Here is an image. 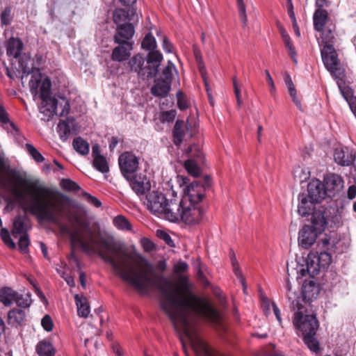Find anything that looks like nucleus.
<instances>
[{
  "label": "nucleus",
  "mask_w": 356,
  "mask_h": 356,
  "mask_svg": "<svg viewBox=\"0 0 356 356\" xmlns=\"http://www.w3.org/2000/svg\"><path fill=\"white\" fill-rule=\"evenodd\" d=\"M1 22L3 26L9 25L13 19L12 10L10 7H6L1 13Z\"/></svg>",
  "instance_id": "3c124183"
},
{
  "label": "nucleus",
  "mask_w": 356,
  "mask_h": 356,
  "mask_svg": "<svg viewBox=\"0 0 356 356\" xmlns=\"http://www.w3.org/2000/svg\"><path fill=\"white\" fill-rule=\"evenodd\" d=\"M293 323L300 330L303 336L316 334L319 327L316 314H308V310L303 305L296 308Z\"/></svg>",
  "instance_id": "6e6552de"
},
{
  "label": "nucleus",
  "mask_w": 356,
  "mask_h": 356,
  "mask_svg": "<svg viewBox=\"0 0 356 356\" xmlns=\"http://www.w3.org/2000/svg\"><path fill=\"white\" fill-rule=\"evenodd\" d=\"M83 195L86 197L87 201L94 205L95 207H100L102 206V202L95 197L91 195L90 194L85 192Z\"/></svg>",
  "instance_id": "052dcab7"
},
{
  "label": "nucleus",
  "mask_w": 356,
  "mask_h": 356,
  "mask_svg": "<svg viewBox=\"0 0 356 356\" xmlns=\"http://www.w3.org/2000/svg\"><path fill=\"white\" fill-rule=\"evenodd\" d=\"M75 302L77 307L78 315L83 318L88 317L90 313V305L87 298L83 296L76 294L74 296Z\"/></svg>",
  "instance_id": "c85d7f7f"
},
{
  "label": "nucleus",
  "mask_w": 356,
  "mask_h": 356,
  "mask_svg": "<svg viewBox=\"0 0 356 356\" xmlns=\"http://www.w3.org/2000/svg\"><path fill=\"white\" fill-rule=\"evenodd\" d=\"M321 51L326 69L335 79H342L343 70L339 66L337 55L332 44L324 45Z\"/></svg>",
  "instance_id": "9d476101"
},
{
  "label": "nucleus",
  "mask_w": 356,
  "mask_h": 356,
  "mask_svg": "<svg viewBox=\"0 0 356 356\" xmlns=\"http://www.w3.org/2000/svg\"><path fill=\"white\" fill-rule=\"evenodd\" d=\"M197 122L194 118H189L186 124L183 120H177L174 127L173 134H184L185 132H195Z\"/></svg>",
  "instance_id": "4be33fe9"
},
{
  "label": "nucleus",
  "mask_w": 356,
  "mask_h": 356,
  "mask_svg": "<svg viewBox=\"0 0 356 356\" xmlns=\"http://www.w3.org/2000/svg\"><path fill=\"white\" fill-rule=\"evenodd\" d=\"M316 259L322 269H325L329 266L332 261L330 254L327 252H321L320 254H316Z\"/></svg>",
  "instance_id": "a18cd8bd"
},
{
  "label": "nucleus",
  "mask_w": 356,
  "mask_h": 356,
  "mask_svg": "<svg viewBox=\"0 0 356 356\" xmlns=\"http://www.w3.org/2000/svg\"><path fill=\"white\" fill-rule=\"evenodd\" d=\"M60 186L68 191H78L80 189V186L70 179H63L60 181Z\"/></svg>",
  "instance_id": "de8ad7c7"
},
{
  "label": "nucleus",
  "mask_w": 356,
  "mask_h": 356,
  "mask_svg": "<svg viewBox=\"0 0 356 356\" xmlns=\"http://www.w3.org/2000/svg\"><path fill=\"white\" fill-rule=\"evenodd\" d=\"M141 45L143 49L152 51L156 49V42L154 37L151 33H148L144 38Z\"/></svg>",
  "instance_id": "37998d69"
},
{
  "label": "nucleus",
  "mask_w": 356,
  "mask_h": 356,
  "mask_svg": "<svg viewBox=\"0 0 356 356\" xmlns=\"http://www.w3.org/2000/svg\"><path fill=\"white\" fill-rule=\"evenodd\" d=\"M188 268L187 263L180 261L174 266V273L176 274H181L186 271Z\"/></svg>",
  "instance_id": "bf43d9fd"
},
{
  "label": "nucleus",
  "mask_w": 356,
  "mask_h": 356,
  "mask_svg": "<svg viewBox=\"0 0 356 356\" xmlns=\"http://www.w3.org/2000/svg\"><path fill=\"white\" fill-rule=\"evenodd\" d=\"M113 351L115 353L116 356H124L123 351L119 344L113 343L112 345Z\"/></svg>",
  "instance_id": "774afa93"
},
{
  "label": "nucleus",
  "mask_w": 356,
  "mask_h": 356,
  "mask_svg": "<svg viewBox=\"0 0 356 356\" xmlns=\"http://www.w3.org/2000/svg\"><path fill=\"white\" fill-rule=\"evenodd\" d=\"M129 180L132 190L138 196H145L149 191H152L150 179L145 172L134 174Z\"/></svg>",
  "instance_id": "f8f14e48"
},
{
  "label": "nucleus",
  "mask_w": 356,
  "mask_h": 356,
  "mask_svg": "<svg viewBox=\"0 0 356 356\" xmlns=\"http://www.w3.org/2000/svg\"><path fill=\"white\" fill-rule=\"evenodd\" d=\"M113 21L118 25V27L122 26L126 23L128 19L129 15L123 9L118 8L113 13Z\"/></svg>",
  "instance_id": "4c0bfd02"
},
{
  "label": "nucleus",
  "mask_w": 356,
  "mask_h": 356,
  "mask_svg": "<svg viewBox=\"0 0 356 356\" xmlns=\"http://www.w3.org/2000/svg\"><path fill=\"white\" fill-rule=\"evenodd\" d=\"M118 163L121 172L127 179H129L136 174L138 160L134 154L128 152L122 154L118 159Z\"/></svg>",
  "instance_id": "9b49d317"
},
{
  "label": "nucleus",
  "mask_w": 356,
  "mask_h": 356,
  "mask_svg": "<svg viewBox=\"0 0 356 356\" xmlns=\"http://www.w3.org/2000/svg\"><path fill=\"white\" fill-rule=\"evenodd\" d=\"M177 184L182 188L183 195L179 201L200 204L204 197V191L211 186L209 176L204 177V181L200 184L199 181L188 184L189 179L182 175L176 177Z\"/></svg>",
  "instance_id": "423d86ee"
},
{
  "label": "nucleus",
  "mask_w": 356,
  "mask_h": 356,
  "mask_svg": "<svg viewBox=\"0 0 356 356\" xmlns=\"http://www.w3.org/2000/svg\"><path fill=\"white\" fill-rule=\"evenodd\" d=\"M305 261L306 268H302L299 270L302 276L308 274L311 277H314L318 275L321 269H322L316 259V254L314 253H309Z\"/></svg>",
  "instance_id": "aec40b11"
},
{
  "label": "nucleus",
  "mask_w": 356,
  "mask_h": 356,
  "mask_svg": "<svg viewBox=\"0 0 356 356\" xmlns=\"http://www.w3.org/2000/svg\"><path fill=\"white\" fill-rule=\"evenodd\" d=\"M298 213L302 217H310V220H313L316 213H320L323 218L328 220V211L327 208L317 202L312 200L305 193H300L298 195Z\"/></svg>",
  "instance_id": "1a4fd4ad"
},
{
  "label": "nucleus",
  "mask_w": 356,
  "mask_h": 356,
  "mask_svg": "<svg viewBox=\"0 0 356 356\" xmlns=\"http://www.w3.org/2000/svg\"><path fill=\"white\" fill-rule=\"evenodd\" d=\"M26 148L29 154L37 163H42L44 160V156L31 144L27 143Z\"/></svg>",
  "instance_id": "09e8293b"
},
{
  "label": "nucleus",
  "mask_w": 356,
  "mask_h": 356,
  "mask_svg": "<svg viewBox=\"0 0 356 356\" xmlns=\"http://www.w3.org/2000/svg\"><path fill=\"white\" fill-rule=\"evenodd\" d=\"M320 293L319 285L312 280L305 281L302 287V297H300V303L306 307L309 305L310 302L316 299Z\"/></svg>",
  "instance_id": "4468645a"
},
{
  "label": "nucleus",
  "mask_w": 356,
  "mask_h": 356,
  "mask_svg": "<svg viewBox=\"0 0 356 356\" xmlns=\"http://www.w3.org/2000/svg\"><path fill=\"white\" fill-rule=\"evenodd\" d=\"M16 59V62L17 63H14L15 68L20 73H22L21 76L22 81L23 82L24 79L28 76L29 74H31V79H32V76L33 73L35 71H38L40 74L41 72L38 69L33 68V61L30 57V56L27 54H23L18 56Z\"/></svg>",
  "instance_id": "ddd939ff"
},
{
  "label": "nucleus",
  "mask_w": 356,
  "mask_h": 356,
  "mask_svg": "<svg viewBox=\"0 0 356 356\" xmlns=\"http://www.w3.org/2000/svg\"><path fill=\"white\" fill-rule=\"evenodd\" d=\"M141 242L145 251L150 252L154 249V244L150 240L143 238Z\"/></svg>",
  "instance_id": "0e129e2a"
},
{
  "label": "nucleus",
  "mask_w": 356,
  "mask_h": 356,
  "mask_svg": "<svg viewBox=\"0 0 356 356\" xmlns=\"http://www.w3.org/2000/svg\"><path fill=\"white\" fill-rule=\"evenodd\" d=\"M232 266H233V270L235 275L239 279L240 282L243 284V287L245 288V280L243 277L242 273L239 268L238 264L236 260V258L234 257L232 259ZM245 289H244V291Z\"/></svg>",
  "instance_id": "4d7b16f0"
},
{
  "label": "nucleus",
  "mask_w": 356,
  "mask_h": 356,
  "mask_svg": "<svg viewBox=\"0 0 356 356\" xmlns=\"http://www.w3.org/2000/svg\"><path fill=\"white\" fill-rule=\"evenodd\" d=\"M280 33H281L282 40L284 41L285 47L286 48V49L288 51V54H289V56L293 60V63L295 64H297V63H298L297 58H296L297 53L296 51V48H295L294 45L293 44L289 34L286 33V31L282 27L280 28Z\"/></svg>",
  "instance_id": "c756f323"
},
{
  "label": "nucleus",
  "mask_w": 356,
  "mask_h": 356,
  "mask_svg": "<svg viewBox=\"0 0 356 356\" xmlns=\"http://www.w3.org/2000/svg\"><path fill=\"white\" fill-rule=\"evenodd\" d=\"M23 49V43L19 38H11L9 39L7 47V54L17 58L21 55Z\"/></svg>",
  "instance_id": "cd10ccee"
},
{
  "label": "nucleus",
  "mask_w": 356,
  "mask_h": 356,
  "mask_svg": "<svg viewBox=\"0 0 356 356\" xmlns=\"http://www.w3.org/2000/svg\"><path fill=\"white\" fill-rule=\"evenodd\" d=\"M321 33V42L324 44V45L332 44L331 42L334 39V35L330 29L323 28V31H320Z\"/></svg>",
  "instance_id": "603ef678"
},
{
  "label": "nucleus",
  "mask_w": 356,
  "mask_h": 356,
  "mask_svg": "<svg viewBox=\"0 0 356 356\" xmlns=\"http://www.w3.org/2000/svg\"><path fill=\"white\" fill-rule=\"evenodd\" d=\"M309 198L321 204V202L328 196L324 184L318 179L310 181L307 186V193Z\"/></svg>",
  "instance_id": "2eb2a0df"
},
{
  "label": "nucleus",
  "mask_w": 356,
  "mask_h": 356,
  "mask_svg": "<svg viewBox=\"0 0 356 356\" xmlns=\"http://www.w3.org/2000/svg\"><path fill=\"white\" fill-rule=\"evenodd\" d=\"M265 74H266L268 84L270 87V92L273 96H275V92H276V88H275V85L274 83L273 79L268 70L265 71Z\"/></svg>",
  "instance_id": "680f3d73"
},
{
  "label": "nucleus",
  "mask_w": 356,
  "mask_h": 356,
  "mask_svg": "<svg viewBox=\"0 0 356 356\" xmlns=\"http://www.w3.org/2000/svg\"><path fill=\"white\" fill-rule=\"evenodd\" d=\"M170 140L179 149L184 148L188 159L184 161V168L189 175L197 177L201 174L200 165L204 163V154L201 146L191 142L192 135H170Z\"/></svg>",
  "instance_id": "7ed1b4c3"
},
{
  "label": "nucleus",
  "mask_w": 356,
  "mask_h": 356,
  "mask_svg": "<svg viewBox=\"0 0 356 356\" xmlns=\"http://www.w3.org/2000/svg\"><path fill=\"white\" fill-rule=\"evenodd\" d=\"M162 47L166 53L172 52V44L169 42L168 38L165 37L163 40Z\"/></svg>",
  "instance_id": "69168bd1"
},
{
  "label": "nucleus",
  "mask_w": 356,
  "mask_h": 356,
  "mask_svg": "<svg viewBox=\"0 0 356 356\" xmlns=\"http://www.w3.org/2000/svg\"><path fill=\"white\" fill-rule=\"evenodd\" d=\"M323 184L326 188L328 196L334 195L343 187V180L342 177L336 174L327 175L324 178V182Z\"/></svg>",
  "instance_id": "a211bd4d"
},
{
  "label": "nucleus",
  "mask_w": 356,
  "mask_h": 356,
  "mask_svg": "<svg viewBox=\"0 0 356 356\" xmlns=\"http://www.w3.org/2000/svg\"><path fill=\"white\" fill-rule=\"evenodd\" d=\"M173 211H171L168 217L170 222L182 220L185 224L195 225L200 223L204 217V210L200 204L179 201L173 204Z\"/></svg>",
  "instance_id": "39448f33"
},
{
  "label": "nucleus",
  "mask_w": 356,
  "mask_h": 356,
  "mask_svg": "<svg viewBox=\"0 0 356 356\" xmlns=\"http://www.w3.org/2000/svg\"><path fill=\"white\" fill-rule=\"evenodd\" d=\"M26 321V313L22 309H13L8 314V324L13 327H18Z\"/></svg>",
  "instance_id": "5701e85b"
},
{
  "label": "nucleus",
  "mask_w": 356,
  "mask_h": 356,
  "mask_svg": "<svg viewBox=\"0 0 356 356\" xmlns=\"http://www.w3.org/2000/svg\"><path fill=\"white\" fill-rule=\"evenodd\" d=\"M316 214L313 220H310L312 225H305L298 232L299 245L305 249L314 244L318 234L325 229L327 225L328 220L323 218L320 213Z\"/></svg>",
  "instance_id": "0eeeda50"
},
{
  "label": "nucleus",
  "mask_w": 356,
  "mask_h": 356,
  "mask_svg": "<svg viewBox=\"0 0 356 356\" xmlns=\"http://www.w3.org/2000/svg\"><path fill=\"white\" fill-rule=\"evenodd\" d=\"M31 227V221L27 216H17L13 220V235L15 238H17L19 234H27Z\"/></svg>",
  "instance_id": "6ab92c4d"
},
{
  "label": "nucleus",
  "mask_w": 356,
  "mask_h": 356,
  "mask_svg": "<svg viewBox=\"0 0 356 356\" xmlns=\"http://www.w3.org/2000/svg\"><path fill=\"white\" fill-rule=\"evenodd\" d=\"M162 60L163 56L159 51L154 49L149 51L146 61L147 65L151 67V70L153 72V75L157 72L158 68Z\"/></svg>",
  "instance_id": "393cba45"
},
{
  "label": "nucleus",
  "mask_w": 356,
  "mask_h": 356,
  "mask_svg": "<svg viewBox=\"0 0 356 356\" xmlns=\"http://www.w3.org/2000/svg\"><path fill=\"white\" fill-rule=\"evenodd\" d=\"M0 235L3 241L11 249H15L16 245L10 237V233L6 228L1 229Z\"/></svg>",
  "instance_id": "8fccbe9b"
},
{
  "label": "nucleus",
  "mask_w": 356,
  "mask_h": 356,
  "mask_svg": "<svg viewBox=\"0 0 356 356\" xmlns=\"http://www.w3.org/2000/svg\"><path fill=\"white\" fill-rule=\"evenodd\" d=\"M172 198L168 199L161 191L154 189L145 195L143 204L152 214L170 221V218L168 215L170 214L171 211H173V204H176L178 198L173 187H172Z\"/></svg>",
  "instance_id": "20e7f679"
},
{
  "label": "nucleus",
  "mask_w": 356,
  "mask_h": 356,
  "mask_svg": "<svg viewBox=\"0 0 356 356\" xmlns=\"http://www.w3.org/2000/svg\"><path fill=\"white\" fill-rule=\"evenodd\" d=\"M174 72H177L175 65L169 60L167 66L163 70L161 80L168 81L171 83L172 77Z\"/></svg>",
  "instance_id": "79ce46f5"
},
{
  "label": "nucleus",
  "mask_w": 356,
  "mask_h": 356,
  "mask_svg": "<svg viewBox=\"0 0 356 356\" xmlns=\"http://www.w3.org/2000/svg\"><path fill=\"white\" fill-rule=\"evenodd\" d=\"M0 121L8 132L13 134L14 131H18V128L13 122L10 121L7 113L1 105H0Z\"/></svg>",
  "instance_id": "e433bc0d"
},
{
  "label": "nucleus",
  "mask_w": 356,
  "mask_h": 356,
  "mask_svg": "<svg viewBox=\"0 0 356 356\" xmlns=\"http://www.w3.org/2000/svg\"><path fill=\"white\" fill-rule=\"evenodd\" d=\"M287 9H288V13L291 19L292 22H295L296 20L295 14L293 12V6L292 3V0H290V1H287Z\"/></svg>",
  "instance_id": "338daca9"
},
{
  "label": "nucleus",
  "mask_w": 356,
  "mask_h": 356,
  "mask_svg": "<svg viewBox=\"0 0 356 356\" xmlns=\"http://www.w3.org/2000/svg\"><path fill=\"white\" fill-rule=\"evenodd\" d=\"M29 86L34 100H42L40 111L44 115V120H49L54 115L64 116L68 113V100L63 96L51 97V83L49 78H43L42 74L35 71L29 82Z\"/></svg>",
  "instance_id": "f03ea898"
},
{
  "label": "nucleus",
  "mask_w": 356,
  "mask_h": 356,
  "mask_svg": "<svg viewBox=\"0 0 356 356\" xmlns=\"http://www.w3.org/2000/svg\"><path fill=\"white\" fill-rule=\"evenodd\" d=\"M284 82L287 87L288 92L289 93L290 97L292 99L293 102L296 104V106L298 107L299 110L302 111L301 102L297 96V92L295 86L289 74H286L285 75Z\"/></svg>",
  "instance_id": "7c9ffc66"
},
{
  "label": "nucleus",
  "mask_w": 356,
  "mask_h": 356,
  "mask_svg": "<svg viewBox=\"0 0 356 356\" xmlns=\"http://www.w3.org/2000/svg\"><path fill=\"white\" fill-rule=\"evenodd\" d=\"M5 168L4 154L0 152V170ZM15 180L7 184L0 177V184L14 196L24 211L40 220L56 225L65 233L68 230L61 220L65 216L70 223L76 224L89 235L88 240L78 231L72 236L84 252H96L113 267L116 275L138 291L146 293L150 288H154L160 292V307L179 333L186 356H188L186 341L197 356H215L196 330L195 314L217 323V310L208 302L202 301L190 291H181L169 279L156 274L147 259L134 255L120 243L105 237H95L88 221L78 211L71 210L68 197L49 188L38 186L19 175L16 176Z\"/></svg>",
  "instance_id": "f257e3e1"
},
{
  "label": "nucleus",
  "mask_w": 356,
  "mask_h": 356,
  "mask_svg": "<svg viewBox=\"0 0 356 356\" xmlns=\"http://www.w3.org/2000/svg\"><path fill=\"white\" fill-rule=\"evenodd\" d=\"M327 12L323 9H318L314 14V29L317 31H323L327 22Z\"/></svg>",
  "instance_id": "2f4dec72"
},
{
  "label": "nucleus",
  "mask_w": 356,
  "mask_h": 356,
  "mask_svg": "<svg viewBox=\"0 0 356 356\" xmlns=\"http://www.w3.org/2000/svg\"><path fill=\"white\" fill-rule=\"evenodd\" d=\"M93 166L99 172L106 173L108 172L109 167L106 159L103 156H98L93 159Z\"/></svg>",
  "instance_id": "ea45409f"
},
{
  "label": "nucleus",
  "mask_w": 356,
  "mask_h": 356,
  "mask_svg": "<svg viewBox=\"0 0 356 356\" xmlns=\"http://www.w3.org/2000/svg\"><path fill=\"white\" fill-rule=\"evenodd\" d=\"M236 4L238 10V15L243 28L248 25V17L246 15L245 6L243 0H236Z\"/></svg>",
  "instance_id": "c03bdc74"
},
{
  "label": "nucleus",
  "mask_w": 356,
  "mask_h": 356,
  "mask_svg": "<svg viewBox=\"0 0 356 356\" xmlns=\"http://www.w3.org/2000/svg\"><path fill=\"white\" fill-rule=\"evenodd\" d=\"M17 293L10 287H4L0 290V301L5 306L11 305L15 300Z\"/></svg>",
  "instance_id": "72a5a7b5"
},
{
  "label": "nucleus",
  "mask_w": 356,
  "mask_h": 356,
  "mask_svg": "<svg viewBox=\"0 0 356 356\" xmlns=\"http://www.w3.org/2000/svg\"><path fill=\"white\" fill-rule=\"evenodd\" d=\"M15 302L17 306L22 308H28L31 304V295L29 293L19 294L17 293Z\"/></svg>",
  "instance_id": "a19ab883"
},
{
  "label": "nucleus",
  "mask_w": 356,
  "mask_h": 356,
  "mask_svg": "<svg viewBox=\"0 0 356 356\" xmlns=\"http://www.w3.org/2000/svg\"><path fill=\"white\" fill-rule=\"evenodd\" d=\"M285 287L286 289V295L290 303V307L292 310L295 311L296 307L302 305L300 303V296L292 291L291 284L288 279L286 281Z\"/></svg>",
  "instance_id": "bb28decb"
},
{
  "label": "nucleus",
  "mask_w": 356,
  "mask_h": 356,
  "mask_svg": "<svg viewBox=\"0 0 356 356\" xmlns=\"http://www.w3.org/2000/svg\"><path fill=\"white\" fill-rule=\"evenodd\" d=\"M74 150L81 155H87L89 152V143L81 137H76L73 140L72 143Z\"/></svg>",
  "instance_id": "c9c22d12"
},
{
  "label": "nucleus",
  "mask_w": 356,
  "mask_h": 356,
  "mask_svg": "<svg viewBox=\"0 0 356 356\" xmlns=\"http://www.w3.org/2000/svg\"><path fill=\"white\" fill-rule=\"evenodd\" d=\"M171 83L168 81L158 79L151 88L152 94L155 97H165L170 92Z\"/></svg>",
  "instance_id": "b1692460"
},
{
  "label": "nucleus",
  "mask_w": 356,
  "mask_h": 356,
  "mask_svg": "<svg viewBox=\"0 0 356 356\" xmlns=\"http://www.w3.org/2000/svg\"><path fill=\"white\" fill-rule=\"evenodd\" d=\"M29 243L30 241L27 234H23L19 237L18 246L22 252L25 254L28 252Z\"/></svg>",
  "instance_id": "6e6d98bb"
},
{
  "label": "nucleus",
  "mask_w": 356,
  "mask_h": 356,
  "mask_svg": "<svg viewBox=\"0 0 356 356\" xmlns=\"http://www.w3.org/2000/svg\"><path fill=\"white\" fill-rule=\"evenodd\" d=\"M41 325L44 330H45L47 332H50L53 329V322L51 317L49 315H45L42 318L41 321Z\"/></svg>",
  "instance_id": "13d9d810"
},
{
  "label": "nucleus",
  "mask_w": 356,
  "mask_h": 356,
  "mask_svg": "<svg viewBox=\"0 0 356 356\" xmlns=\"http://www.w3.org/2000/svg\"><path fill=\"white\" fill-rule=\"evenodd\" d=\"M129 46V48L121 45L116 47L113 50L111 58L114 61L122 62L126 60L130 56V51L132 49L131 43H125Z\"/></svg>",
  "instance_id": "a878e982"
},
{
  "label": "nucleus",
  "mask_w": 356,
  "mask_h": 356,
  "mask_svg": "<svg viewBox=\"0 0 356 356\" xmlns=\"http://www.w3.org/2000/svg\"><path fill=\"white\" fill-rule=\"evenodd\" d=\"M36 351L39 356H54L55 350L51 343L47 340L40 341L36 346Z\"/></svg>",
  "instance_id": "f704fd0d"
},
{
  "label": "nucleus",
  "mask_w": 356,
  "mask_h": 356,
  "mask_svg": "<svg viewBox=\"0 0 356 356\" xmlns=\"http://www.w3.org/2000/svg\"><path fill=\"white\" fill-rule=\"evenodd\" d=\"M177 106L180 110H186L188 108L189 104L181 91L177 92Z\"/></svg>",
  "instance_id": "5fc2aeb1"
},
{
  "label": "nucleus",
  "mask_w": 356,
  "mask_h": 356,
  "mask_svg": "<svg viewBox=\"0 0 356 356\" xmlns=\"http://www.w3.org/2000/svg\"><path fill=\"white\" fill-rule=\"evenodd\" d=\"M115 227L122 230H130L131 225L128 220L122 216H118L113 219Z\"/></svg>",
  "instance_id": "49530a36"
},
{
  "label": "nucleus",
  "mask_w": 356,
  "mask_h": 356,
  "mask_svg": "<svg viewBox=\"0 0 356 356\" xmlns=\"http://www.w3.org/2000/svg\"><path fill=\"white\" fill-rule=\"evenodd\" d=\"M177 116V111L175 109H172L167 111L161 113L160 119L162 122H171Z\"/></svg>",
  "instance_id": "864d4df0"
},
{
  "label": "nucleus",
  "mask_w": 356,
  "mask_h": 356,
  "mask_svg": "<svg viewBox=\"0 0 356 356\" xmlns=\"http://www.w3.org/2000/svg\"><path fill=\"white\" fill-rule=\"evenodd\" d=\"M233 85H234V93L236 95L237 103H238V105L240 106L242 104V101L241 99V96H240L239 85L238 83V81H237L236 77L233 78Z\"/></svg>",
  "instance_id": "e2e57ef3"
},
{
  "label": "nucleus",
  "mask_w": 356,
  "mask_h": 356,
  "mask_svg": "<svg viewBox=\"0 0 356 356\" xmlns=\"http://www.w3.org/2000/svg\"><path fill=\"white\" fill-rule=\"evenodd\" d=\"M315 335L316 334H308L303 336V340L311 351L318 353L319 351V343Z\"/></svg>",
  "instance_id": "58836bf2"
},
{
  "label": "nucleus",
  "mask_w": 356,
  "mask_h": 356,
  "mask_svg": "<svg viewBox=\"0 0 356 356\" xmlns=\"http://www.w3.org/2000/svg\"><path fill=\"white\" fill-rule=\"evenodd\" d=\"M134 34V26L129 23L125 24L118 27L117 32L114 38L115 42L120 44L128 43L127 41L133 37Z\"/></svg>",
  "instance_id": "412c9836"
},
{
  "label": "nucleus",
  "mask_w": 356,
  "mask_h": 356,
  "mask_svg": "<svg viewBox=\"0 0 356 356\" xmlns=\"http://www.w3.org/2000/svg\"><path fill=\"white\" fill-rule=\"evenodd\" d=\"M131 70L136 72L139 76H147V77L153 75L151 67L147 65L145 58L140 54H136L129 62Z\"/></svg>",
  "instance_id": "dca6fc26"
},
{
  "label": "nucleus",
  "mask_w": 356,
  "mask_h": 356,
  "mask_svg": "<svg viewBox=\"0 0 356 356\" xmlns=\"http://www.w3.org/2000/svg\"><path fill=\"white\" fill-rule=\"evenodd\" d=\"M336 163L343 166H349L356 159V152L347 147H337L334 154Z\"/></svg>",
  "instance_id": "f3484780"
},
{
  "label": "nucleus",
  "mask_w": 356,
  "mask_h": 356,
  "mask_svg": "<svg viewBox=\"0 0 356 356\" xmlns=\"http://www.w3.org/2000/svg\"><path fill=\"white\" fill-rule=\"evenodd\" d=\"M58 131L61 134H74L78 131V125L73 118H67L60 121L58 125Z\"/></svg>",
  "instance_id": "473e14b6"
}]
</instances>
